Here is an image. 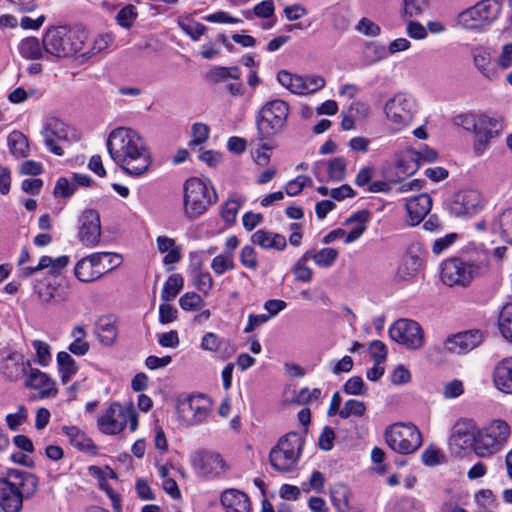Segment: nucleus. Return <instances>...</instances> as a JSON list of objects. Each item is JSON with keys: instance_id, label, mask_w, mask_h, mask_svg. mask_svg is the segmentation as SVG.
<instances>
[{"instance_id": "44", "label": "nucleus", "mask_w": 512, "mask_h": 512, "mask_svg": "<svg viewBox=\"0 0 512 512\" xmlns=\"http://www.w3.org/2000/svg\"><path fill=\"white\" fill-rule=\"evenodd\" d=\"M499 329L502 336L512 343V304L503 306L499 314Z\"/></svg>"}, {"instance_id": "2", "label": "nucleus", "mask_w": 512, "mask_h": 512, "mask_svg": "<svg viewBox=\"0 0 512 512\" xmlns=\"http://www.w3.org/2000/svg\"><path fill=\"white\" fill-rule=\"evenodd\" d=\"M490 271V254L483 246L469 244L456 257L444 260L440 278L449 287L466 288Z\"/></svg>"}, {"instance_id": "15", "label": "nucleus", "mask_w": 512, "mask_h": 512, "mask_svg": "<svg viewBox=\"0 0 512 512\" xmlns=\"http://www.w3.org/2000/svg\"><path fill=\"white\" fill-rule=\"evenodd\" d=\"M503 129L502 122L486 115L480 116V122L474 132L473 151L481 156L487 150L491 140L497 137Z\"/></svg>"}, {"instance_id": "64", "label": "nucleus", "mask_w": 512, "mask_h": 512, "mask_svg": "<svg viewBox=\"0 0 512 512\" xmlns=\"http://www.w3.org/2000/svg\"><path fill=\"white\" fill-rule=\"evenodd\" d=\"M457 237L456 233H449L444 237L436 239L432 245V252L435 255H440L456 241Z\"/></svg>"}, {"instance_id": "50", "label": "nucleus", "mask_w": 512, "mask_h": 512, "mask_svg": "<svg viewBox=\"0 0 512 512\" xmlns=\"http://www.w3.org/2000/svg\"><path fill=\"white\" fill-rule=\"evenodd\" d=\"M277 80L282 86L295 94H298V89L302 85L300 82V75H294L285 70H282L277 74Z\"/></svg>"}, {"instance_id": "56", "label": "nucleus", "mask_w": 512, "mask_h": 512, "mask_svg": "<svg viewBox=\"0 0 512 512\" xmlns=\"http://www.w3.org/2000/svg\"><path fill=\"white\" fill-rule=\"evenodd\" d=\"M499 225L502 236L512 244V208L506 209L499 216Z\"/></svg>"}, {"instance_id": "31", "label": "nucleus", "mask_w": 512, "mask_h": 512, "mask_svg": "<svg viewBox=\"0 0 512 512\" xmlns=\"http://www.w3.org/2000/svg\"><path fill=\"white\" fill-rule=\"evenodd\" d=\"M19 53L26 59L39 60L48 59L49 55L45 52L43 41L36 37H27L19 43Z\"/></svg>"}, {"instance_id": "36", "label": "nucleus", "mask_w": 512, "mask_h": 512, "mask_svg": "<svg viewBox=\"0 0 512 512\" xmlns=\"http://www.w3.org/2000/svg\"><path fill=\"white\" fill-rule=\"evenodd\" d=\"M419 167V155L412 148L405 150L397 161V169L404 175H413Z\"/></svg>"}, {"instance_id": "30", "label": "nucleus", "mask_w": 512, "mask_h": 512, "mask_svg": "<svg viewBox=\"0 0 512 512\" xmlns=\"http://www.w3.org/2000/svg\"><path fill=\"white\" fill-rule=\"evenodd\" d=\"M0 368L3 374L11 380H17L25 374L23 357L17 352H11L3 358Z\"/></svg>"}, {"instance_id": "12", "label": "nucleus", "mask_w": 512, "mask_h": 512, "mask_svg": "<svg viewBox=\"0 0 512 512\" xmlns=\"http://www.w3.org/2000/svg\"><path fill=\"white\" fill-rule=\"evenodd\" d=\"M191 464L196 474L206 479L222 478L229 470V465L223 457L219 453L209 450H200L194 453Z\"/></svg>"}, {"instance_id": "33", "label": "nucleus", "mask_w": 512, "mask_h": 512, "mask_svg": "<svg viewBox=\"0 0 512 512\" xmlns=\"http://www.w3.org/2000/svg\"><path fill=\"white\" fill-rule=\"evenodd\" d=\"M369 219V212L367 210H361L353 215H351L348 219H346L345 224L356 223V226L344 236L345 243L349 244L357 239H359L364 231L366 230V222Z\"/></svg>"}, {"instance_id": "62", "label": "nucleus", "mask_w": 512, "mask_h": 512, "mask_svg": "<svg viewBox=\"0 0 512 512\" xmlns=\"http://www.w3.org/2000/svg\"><path fill=\"white\" fill-rule=\"evenodd\" d=\"M209 127L203 123H195L192 126L191 146L201 145L208 139Z\"/></svg>"}, {"instance_id": "52", "label": "nucleus", "mask_w": 512, "mask_h": 512, "mask_svg": "<svg viewBox=\"0 0 512 512\" xmlns=\"http://www.w3.org/2000/svg\"><path fill=\"white\" fill-rule=\"evenodd\" d=\"M203 304V299L195 292H188L179 299L180 307L186 311L199 310L202 308Z\"/></svg>"}, {"instance_id": "7", "label": "nucleus", "mask_w": 512, "mask_h": 512, "mask_svg": "<svg viewBox=\"0 0 512 512\" xmlns=\"http://www.w3.org/2000/svg\"><path fill=\"white\" fill-rule=\"evenodd\" d=\"M509 435L510 428L505 421L493 420L476 432L473 448L475 454L482 458L491 457L502 449Z\"/></svg>"}, {"instance_id": "42", "label": "nucleus", "mask_w": 512, "mask_h": 512, "mask_svg": "<svg viewBox=\"0 0 512 512\" xmlns=\"http://www.w3.org/2000/svg\"><path fill=\"white\" fill-rule=\"evenodd\" d=\"M403 10L401 17L415 18L423 15L429 9V0H402Z\"/></svg>"}, {"instance_id": "38", "label": "nucleus", "mask_w": 512, "mask_h": 512, "mask_svg": "<svg viewBox=\"0 0 512 512\" xmlns=\"http://www.w3.org/2000/svg\"><path fill=\"white\" fill-rule=\"evenodd\" d=\"M64 430L70 440V443L79 450L89 452L96 448L92 440L76 426L65 427Z\"/></svg>"}, {"instance_id": "63", "label": "nucleus", "mask_w": 512, "mask_h": 512, "mask_svg": "<svg viewBox=\"0 0 512 512\" xmlns=\"http://www.w3.org/2000/svg\"><path fill=\"white\" fill-rule=\"evenodd\" d=\"M76 185L70 183L66 178H60L54 187V195L57 197L68 198L74 194Z\"/></svg>"}, {"instance_id": "3", "label": "nucleus", "mask_w": 512, "mask_h": 512, "mask_svg": "<svg viewBox=\"0 0 512 512\" xmlns=\"http://www.w3.org/2000/svg\"><path fill=\"white\" fill-rule=\"evenodd\" d=\"M38 490V478L26 471L8 469L0 478V508L4 512H21L24 499Z\"/></svg>"}, {"instance_id": "59", "label": "nucleus", "mask_w": 512, "mask_h": 512, "mask_svg": "<svg viewBox=\"0 0 512 512\" xmlns=\"http://www.w3.org/2000/svg\"><path fill=\"white\" fill-rule=\"evenodd\" d=\"M179 26L182 31L189 35L194 41L199 40L207 30L205 25L198 22H179Z\"/></svg>"}, {"instance_id": "47", "label": "nucleus", "mask_w": 512, "mask_h": 512, "mask_svg": "<svg viewBox=\"0 0 512 512\" xmlns=\"http://www.w3.org/2000/svg\"><path fill=\"white\" fill-rule=\"evenodd\" d=\"M473 61L476 68L487 78H491V59L490 54L482 48H477L473 52Z\"/></svg>"}, {"instance_id": "40", "label": "nucleus", "mask_w": 512, "mask_h": 512, "mask_svg": "<svg viewBox=\"0 0 512 512\" xmlns=\"http://www.w3.org/2000/svg\"><path fill=\"white\" fill-rule=\"evenodd\" d=\"M304 440L299 433L290 432L282 436L277 445L284 450H288L293 457L299 458L303 448Z\"/></svg>"}, {"instance_id": "11", "label": "nucleus", "mask_w": 512, "mask_h": 512, "mask_svg": "<svg viewBox=\"0 0 512 512\" xmlns=\"http://www.w3.org/2000/svg\"><path fill=\"white\" fill-rule=\"evenodd\" d=\"M210 414L209 399L203 395L180 398L177 404L178 419L183 426H196L204 423Z\"/></svg>"}, {"instance_id": "8", "label": "nucleus", "mask_w": 512, "mask_h": 512, "mask_svg": "<svg viewBox=\"0 0 512 512\" xmlns=\"http://www.w3.org/2000/svg\"><path fill=\"white\" fill-rule=\"evenodd\" d=\"M387 445L399 454H411L422 444V435L419 429L411 423H395L390 425L384 433Z\"/></svg>"}, {"instance_id": "46", "label": "nucleus", "mask_w": 512, "mask_h": 512, "mask_svg": "<svg viewBox=\"0 0 512 512\" xmlns=\"http://www.w3.org/2000/svg\"><path fill=\"white\" fill-rule=\"evenodd\" d=\"M138 17V11L132 4H127L115 16L116 23L125 29H130Z\"/></svg>"}, {"instance_id": "45", "label": "nucleus", "mask_w": 512, "mask_h": 512, "mask_svg": "<svg viewBox=\"0 0 512 512\" xmlns=\"http://www.w3.org/2000/svg\"><path fill=\"white\" fill-rule=\"evenodd\" d=\"M301 86L298 89L299 95L312 94L325 86V80L319 75L301 76Z\"/></svg>"}, {"instance_id": "28", "label": "nucleus", "mask_w": 512, "mask_h": 512, "mask_svg": "<svg viewBox=\"0 0 512 512\" xmlns=\"http://www.w3.org/2000/svg\"><path fill=\"white\" fill-rule=\"evenodd\" d=\"M253 244L259 245L263 249H276L282 251L287 243L283 235L272 233L265 230H258L251 236Z\"/></svg>"}, {"instance_id": "34", "label": "nucleus", "mask_w": 512, "mask_h": 512, "mask_svg": "<svg viewBox=\"0 0 512 512\" xmlns=\"http://www.w3.org/2000/svg\"><path fill=\"white\" fill-rule=\"evenodd\" d=\"M56 361L61 382L67 384L78 371L76 361L71 354L66 351H60L57 354Z\"/></svg>"}, {"instance_id": "17", "label": "nucleus", "mask_w": 512, "mask_h": 512, "mask_svg": "<svg viewBox=\"0 0 512 512\" xmlns=\"http://www.w3.org/2000/svg\"><path fill=\"white\" fill-rule=\"evenodd\" d=\"M47 149L55 155L62 156V144L68 141V126L57 118L48 119L41 132Z\"/></svg>"}, {"instance_id": "9", "label": "nucleus", "mask_w": 512, "mask_h": 512, "mask_svg": "<svg viewBox=\"0 0 512 512\" xmlns=\"http://www.w3.org/2000/svg\"><path fill=\"white\" fill-rule=\"evenodd\" d=\"M502 4L498 0H481L458 16V22L471 30L482 29L493 23L500 15Z\"/></svg>"}, {"instance_id": "53", "label": "nucleus", "mask_w": 512, "mask_h": 512, "mask_svg": "<svg viewBox=\"0 0 512 512\" xmlns=\"http://www.w3.org/2000/svg\"><path fill=\"white\" fill-rule=\"evenodd\" d=\"M239 260L244 267L250 270H256L258 267L257 253L255 248L251 245L242 247Z\"/></svg>"}, {"instance_id": "51", "label": "nucleus", "mask_w": 512, "mask_h": 512, "mask_svg": "<svg viewBox=\"0 0 512 512\" xmlns=\"http://www.w3.org/2000/svg\"><path fill=\"white\" fill-rule=\"evenodd\" d=\"M193 285L202 293L208 294L213 287V279L209 272L198 270L193 276Z\"/></svg>"}, {"instance_id": "22", "label": "nucleus", "mask_w": 512, "mask_h": 512, "mask_svg": "<svg viewBox=\"0 0 512 512\" xmlns=\"http://www.w3.org/2000/svg\"><path fill=\"white\" fill-rule=\"evenodd\" d=\"M431 207L432 199L428 194L423 193L412 197L406 203V210L408 214L407 223L410 226L420 224L431 210Z\"/></svg>"}, {"instance_id": "37", "label": "nucleus", "mask_w": 512, "mask_h": 512, "mask_svg": "<svg viewBox=\"0 0 512 512\" xmlns=\"http://www.w3.org/2000/svg\"><path fill=\"white\" fill-rule=\"evenodd\" d=\"M349 496V488L342 483L335 484L330 490L332 504L338 512H348Z\"/></svg>"}, {"instance_id": "4", "label": "nucleus", "mask_w": 512, "mask_h": 512, "mask_svg": "<svg viewBox=\"0 0 512 512\" xmlns=\"http://www.w3.org/2000/svg\"><path fill=\"white\" fill-rule=\"evenodd\" d=\"M87 39L88 34L83 28L55 26L45 32L43 45L49 56L65 58L80 52Z\"/></svg>"}, {"instance_id": "23", "label": "nucleus", "mask_w": 512, "mask_h": 512, "mask_svg": "<svg viewBox=\"0 0 512 512\" xmlns=\"http://www.w3.org/2000/svg\"><path fill=\"white\" fill-rule=\"evenodd\" d=\"M70 259L67 255H62L56 258L50 256H42L36 266H29L22 269V276L28 278L33 274L48 269V274L57 277L61 271L67 267Z\"/></svg>"}, {"instance_id": "54", "label": "nucleus", "mask_w": 512, "mask_h": 512, "mask_svg": "<svg viewBox=\"0 0 512 512\" xmlns=\"http://www.w3.org/2000/svg\"><path fill=\"white\" fill-rule=\"evenodd\" d=\"M240 206L241 202L238 199H228L222 207V219L228 224H233L236 220Z\"/></svg>"}, {"instance_id": "14", "label": "nucleus", "mask_w": 512, "mask_h": 512, "mask_svg": "<svg viewBox=\"0 0 512 512\" xmlns=\"http://www.w3.org/2000/svg\"><path fill=\"white\" fill-rule=\"evenodd\" d=\"M78 239L86 247L100 243L101 221L99 213L93 209L84 210L79 217Z\"/></svg>"}, {"instance_id": "39", "label": "nucleus", "mask_w": 512, "mask_h": 512, "mask_svg": "<svg viewBox=\"0 0 512 512\" xmlns=\"http://www.w3.org/2000/svg\"><path fill=\"white\" fill-rule=\"evenodd\" d=\"M7 143L10 152L17 158H23L27 156L28 152V140L26 136L20 131H13L8 135Z\"/></svg>"}, {"instance_id": "18", "label": "nucleus", "mask_w": 512, "mask_h": 512, "mask_svg": "<svg viewBox=\"0 0 512 512\" xmlns=\"http://www.w3.org/2000/svg\"><path fill=\"white\" fill-rule=\"evenodd\" d=\"M476 432V425L472 419L460 418L452 427L449 438L450 447L456 448V453H460L470 446L474 447Z\"/></svg>"}, {"instance_id": "10", "label": "nucleus", "mask_w": 512, "mask_h": 512, "mask_svg": "<svg viewBox=\"0 0 512 512\" xmlns=\"http://www.w3.org/2000/svg\"><path fill=\"white\" fill-rule=\"evenodd\" d=\"M417 112L415 99L406 93H396L384 105V113L394 130L408 126Z\"/></svg>"}, {"instance_id": "16", "label": "nucleus", "mask_w": 512, "mask_h": 512, "mask_svg": "<svg viewBox=\"0 0 512 512\" xmlns=\"http://www.w3.org/2000/svg\"><path fill=\"white\" fill-rule=\"evenodd\" d=\"M110 256L109 252H98L80 259L74 268L76 278L81 282H92L99 279L102 275L110 271V268H102V259Z\"/></svg>"}, {"instance_id": "6", "label": "nucleus", "mask_w": 512, "mask_h": 512, "mask_svg": "<svg viewBox=\"0 0 512 512\" xmlns=\"http://www.w3.org/2000/svg\"><path fill=\"white\" fill-rule=\"evenodd\" d=\"M184 214L194 220L203 215L208 207L217 201V194L212 188V195L207 184L200 178L191 177L183 184Z\"/></svg>"}, {"instance_id": "27", "label": "nucleus", "mask_w": 512, "mask_h": 512, "mask_svg": "<svg viewBox=\"0 0 512 512\" xmlns=\"http://www.w3.org/2000/svg\"><path fill=\"white\" fill-rule=\"evenodd\" d=\"M297 457H293L289 453L288 450H284L283 448L276 445L273 447L269 453V462L273 469L281 473H288L295 469L297 462Z\"/></svg>"}, {"instance_id": "1", "label": "nucleus", "mask_w": 512, "mask_h": 512, "mask_svg": "<svg viewBox=\"0 0 512 512\" xmlns=\"http://www.w3.org/2000/svg\"><path fill=\"white\" fill-rule=\"evenodd\" d=\"M106 146L111 159L126 175L141 177L150 171L152 153L137 131L126 127L115 128L108 135Z\"/></svg>"}, {"instance_id": "13", "label": "nucleus", "mask_w": 512, "mask_h": 512, "mask_svg": "<svg viewBox=\"0 0 512 512\" xmlns=\"http://www.w3.org/2000/svg\"><path fill=\"white\" fill-rule=\"evenodd\" d=\"M389 335L393 341L408 349H418L424 344V332L421 326L413 320H397L390 327Z\"/></svg>"}, {"instance_id": "32", "label": "nucleus", "mask_w": 512, "mask_h": 512, "mask_svg": "<svg viewBox=\"0 0 512 512\" xmlns=\"http://www.w3.org/2000/svg\"><path fill=\"white\" fill-rule=\"evenodd\" d=\"M240 77L241 71L238 66H213L205 74L206 82L212 85L226 82L229 79L239 80Z\"/></svg>"}, {"instance_id": "41", "label": "nucleus", "mask_w": 512, "mask_h": 512, "mask_svg": "<svg viewBox=\"0 0 512 512\" xmlns=\"http://www.w3.org/2000/svg\"><path fill=\"white\" fill-rule=\"evenodd\" d=\"M183 285L184 280L180 274L170 275L163 286L161 299L165 302L172 301L179 294Z\"/></svg>"}, {"instance_id": "19", "label": "nucleus", "mask_w": 512, "mask_h": 512, "mask_svg": "<svg viewBox=\"0 0 512 512\" xmlns=\"http://www.w3.org/2000/svg\"><path fill=\"white\" fill-rule=\"evenodd\" d=\"M482 333L479 330H467L452 334L444 341L446 351L462 355L478 347L482 342Z\"/></svg>"}, {"instance_id": "20", "label": "nucleus", "mask_w": 512, "mask_h": 512, "mask_svg": "<svg viewBox=\"0 0 512 512\" xmlns=\"http://www.w3.org/2000/svg\"><path fill=\"white\" fill-rule=\"evenodd\" d=\"M481 203V195L476 190L459 191L449 202V212L456 217L471 216L477 212Z\"/></svg>"}, {"instance_id": "29", "label": "nucleus", "mask_w": 512, "mask_h": 512, "mask_svg": "<svg viewBox=\"0 0 512 512\" xmlns=\"http://www.w3.org/2000/svg\"><path fill=\"white\" fill-rule=\"evenodd\" d=\"M95 333L103 345H113L118 336L115 321L111 317H100L95 326Z\"/></svg>"}, {"instance_id": "55", "label": "nucleus", "mask_w": 512, "mask_h": 512, "mask_svg": "<svg viewBox=\"0 0 512 512\" xmlns=\"http://www.w3.org/2000/svg\"><path fill=\"white\" fill-rule=\"evenodd\" d=\"M346 163L343 158H334L328 165V177L332 181H342L345 177Z\"/></svg>"}, {"instance_id": "26", "label": "nucleus", "mask_w": 512, "mask_h": 512, "mask_svg": "<svg viewBox=\"0 0 512 512\" xmlns=\"http://www.w3.org/2000/svg\"><path fill=\"white\" fill-rule=\"evenodd\" d=\"M493 383L499 391L512 394V357H506L496 364Z\"/></svg>"}, {"instance_id": "25", "label": "nucleus", "mask_w": 512, "mask_h": 512, "mask_svg": "<svg viewBox=\"0 0 512 512\" xmlns=\"http://www.w3.org/2000/svg\"><path fill=\"white\" fill-rule=\"evenodd\" d=\"M25 386L38 390L42 398L54 397L57 394L55 381L36 368H31Z\"/></svg>"}, {"instance_id": "48", "label": "nucleus", "mask_w": 512, "mask_h": 512, "mask_svg": "<svg viewBox=\"0 0 512 512\" xmlns=\"http://www.w3.org/2000/svg\"><path fill=\"white\" fill-rule=\"evenodd\" d=\"M366 412V405L364 402L349 399L345 402L341 411H339V417L342 419H347L351 416L362 417Z\"/></svg>"}, {"instance_id": "58", "label": "nucleus", "mask_w": 512, "mask_h": 512, "mask_svg": "<svg viewBox=\"0 0 512 512\" xmlns=\"http://www.w3.org/2000/svg\"><path fill=\"white\" fill-rule=\"evenodd\" d=\"M28 412L24 405H20L16 413H11L6 416L8 427L12 431H17L20 425L27 420Z\"/></svg>"}, {"instance_id": "21", "label": "nucleus", "mask_w": 512, "mask_h": 512, "mask_svg": "<svg viewBox=\"0 0 512 512\" xmlns=\"http://www.w3.org/2000/svg\"><path fill=\"white\" fill-rule=\"evenodd\" d=\"M99 430L107 435H115L124 430L127 425L124 408L118 403H112L97 421Z\"/></svg>"}, {"instance_id": "57", "label": "nucleus", "mask_w": 512, "mask_h": 512, "mask_svg": "<svg viewBox=\"0 0 512 512\" xmlns=\"http://www.w3.org/2000/svg\"><path fill=\"white\" fill-rule=\"evenodd\" d=\"M343 391L348 395H364L367 387L360 376H353L346 381Z\"/></svg>"}, {"instance_id": "35", "label": "nucleus", "mask_w": 512, "mask_h": 512, "mask_svg": "<svg viewBox=\"0 0 512 512\" xmlns=\"http://www.w3.org/2000/svg\"><path fill=\"white\" fill-rule=\"evenodd\" d=\"M306 255L320 268H330L336 262L339 252L335 248H322L320 250H307Z\"/></svg>"}, {"instance_id": "49", "label": "nucleus", "mask_w": 512, "mask_h": 512, "mask_svg": "<svg viewBox=\"0 0 512 512\" xmlns=\"http://www.w3.org/2000/svg\"><path fill=\"white\" fill-rule=\"evenodd\" d=\"M210 266L214 274L220 276L227 271L234 270L236 264L234 258L225 254H220L212 259Z\"/></svg>"}, {"instance_id": "43", "label": "nucleus", "mask_w": 512, "mask_h": 512, "mask_svg": "<svg viewBox=\"0 0 512 512\" xmlns=\"http://www.w3.org/2000/svg\"><path fill=\"white\" fill-rule=\"evenodd\" d=\"M308 256L304 253L293 265L291 272L297 281L309 283L313 278V270L307 265Z\"/></svg>"}, {"instance_id": "24", "label": "nucleus", "mask_w": 512, "mask_h": 512, "mask_svg": "<svg viewBox=\"0 0 512 512\" xmlns=\"http://www.w3.org/2000/svg\"><path fill=\"white\" fill-rule=\"evenodd\" d=\"M220 502L226 512H252L248 495L235 488L224 490Z\"/></svg>"}, {"instance_id": "5", "label": "nucleus", "mask_w": 512, "mask_h": 512, "mask_svg": "<svg viewBox=\"0 0 512 512\" xmlns=\"http://www.w3.org/2000/svg\"><path fill=\"white\" fill-rule=\"evenodd\" d=\"M288 115L287 102L280 99L267 102L256 117L258 140L271 139L280 134L287 125Z\"/></svg>"}, {"instance_id": "60", "label": "nucleus", "mask_w": 512, "mask_h": 512, "mask_svg": "<svg viewBox=\"0 0 512 512\" xmlns=\"http://www.w3.org/2000/svg\"><path fill=\"white\" fill-rule=\"evenodd\" d=\"M32 346L36 351L38 363L41 366H47L51 360L50 346L41 340H34Z\"/></svg>"}, {"instance_id": "61", "label": "nucleus", "mask_w": 512, "mask_h": 512, "mask_svg": "<svg viewBox=\"0 0 512 512\" xmlns=\"http://www.w3.org/2000/svg\"><path fill=\"white\" fill-rule=\"evenodd\" d=\"M421 260L417 256L407 257L402 266L400 267V273L403 277H413L421 268Z\"/></svg>"}]
</instances>
